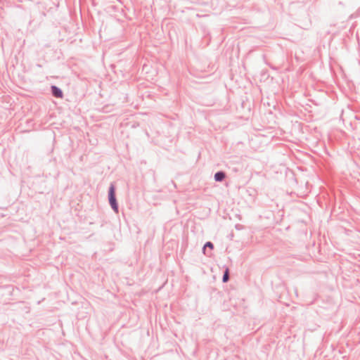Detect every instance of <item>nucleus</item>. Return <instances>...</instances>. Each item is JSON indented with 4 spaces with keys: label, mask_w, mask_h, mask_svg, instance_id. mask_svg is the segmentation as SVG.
Masks as SVG:
<instances>
[{
    "label": "nucleus",
    "mask_w": 360,
    "mask_h": 360,
    "mask_svg": "<svg viewBox=\"0 0 360 360\" xmlns=\"http://www.w3.org/2000/svg\"><path fill=\"white\" fill-rule=\"evenodd\" d=\"M228 280H229V269H226L224 272V276H223V281L225 283V282H227Z\"/></svg>",
    "instance_id": "4"
},
{
    "label": "nucleus",
    "mask_w": 360,
    "mask_h": 360,
    "mask_svg": "<svg viewBox=\"0 0 360 360\" xmlns=\"http://www.w3.org/2000/svg\"><path fill=\"white\" fill-rule=\"evenodd\" d=\"M52 92L55 97L57 98H62L63 97V93L60 89L57 88L56 86H52Z\"/></svg>",
    "instance_id": "2"
},
{
    "label": "nucleus",
    "mask_w": 360,
    "mask_h": 360,
    "mask_svg": "<svg viewBox=\"0 0 360 360\" xmlns=\"http://www.w3.org/2000/svg\"><path fill=\"white\" fill-rule=\"evenodd\" d=\"M109 201L113 210L117 212V205L115 198V188L112 185L110 186L109 191Z\"/></svg>",
    "instance_id": "1"
},
{
    "label": "nucleus",
    "mask_w": 360,
    "mask_h": 360,
    "mask_svg": "<svg viewBox=\"0 0 360 360\" xmlns=\"http://www.w3.org/2000/svg\"><path fill=\"white\" fill-rule=\"evenodd\" d=\"M207 247L210 248V249H213V244L210 242H207L204 246V250Z\"/></svg>",
    "instance_id": "5"
},
{
    "label": "nucleus",
    "mask_w": 360,
    "mask_h": 360,
    "mask_svg": "<svg viewBox=\"0 0 360 360\" xmlns=\"http://www.w3.org/2000/svg\"><path fill=\"white\" fill-rule=\"evenodd\" d=\"M225 177V174L224 172H219L215 174L214 179L217 181H222Z\"/></svg>",
    "instance_id": "3"
}]
</instances>
